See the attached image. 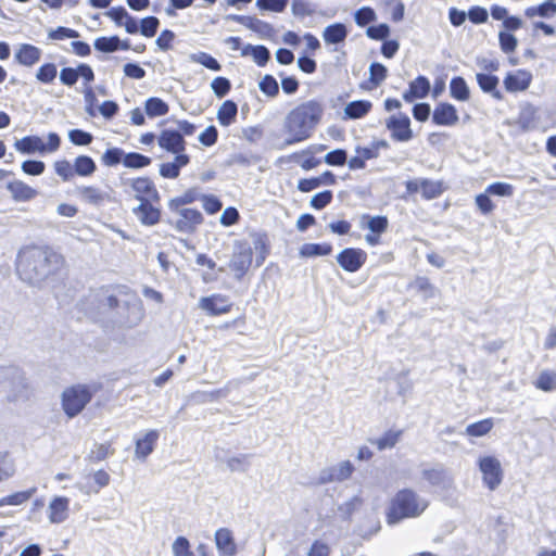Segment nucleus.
<instances>
[{
    "instance_id": "nucleus-1",
    "label": "nucleus",
    "mask_w": 556,
    "mask_h": 556,
    "mask_svg": "<svg viewBox=\"0 0 556 556\" xmlns=\"http://www.w3.org/2000/svg\"><path fill=\"white\" fill-rule=\"evenodd\" d=\"M65 264L64 256L49 245H26L17 255L16 271L29 282H39L56 275Z\"/></svg>"
},
{
    "instance_id": "nucleus-2",
    "label": "nucleus",
    "mask_w": 556,
    "mask_h": 556,
    "mask_svg": "<svg viewBox=\"0 0 556 556\" xmlns=\"http://www.w3.org/2000/svg\"><path fill=\"white\" fill-rule=\"evenodd\" d=\"M324 115V105L316 99L307 100L294 106L286 116L285 131L289 135L288 144L308 139Z\"/></svg>"
},
{
    "instance_id": "nucleus-3",
    "label": "nucleus",
    "mask_w": 556,
    "mask_h": 556,
    "mask_svg": "<svg viewBox=\"0 0 556 556\" xmlns=\"http://www.w3.org/2000/svg\"><path fill=\"white\" fill-rule=\"evenodd\" d=\"M428 507V500L414 489H400L389 500L384 511L386 522L394 526L406 519L419 518Z\"/></svg>"
},
{
    "instance_id": "nucleus-4",
    "label": "nucleus",
    "mask_w": 556,
    "mask_h": 556,
    "mask_svg": "<svg viewBox=\"0 0 556 556\" xmlns=\"http://www.w3.org/2000/svg\"><path fill=\"white\" fill-rule=\"evenodd\" d=\"M94 391L88 384L77 383L64 389L61 404L64 414L68 418L79 415L91 402Z\"/></svg>"
},
{
    "instance_id": "nucleus-5",
    "label": "nucleus",
    "mask_w": 556,
    "mask_h": 556,
    "mask_svg": "<svg viewBox=\"0 0 556 556\" xmlns=\"http://www.w3.org/2000/svg\"><path fill=\"white\" fill-rule=\"evenodd\" d=\"M124 192L131 195L140 202L153 200L161 202V194L154 182L149 176H136L122 180Z\"/></svg>"
},
{
    "instance_id": "nucleus-6",
    "label": "nucleus",
    "mask_w": 556,
    "mask_h": 556,
    "mask_svg": "<svg viewBox=\"0 0 556 556\" xmlns=\"http://www.w3.org/2000/svg\"><path fill=\"white\" fill-rule=\"evenodd\" d=\"M61 138L56 132L48 135V142L43 143L41 138L37 136H26L14 143L15 149L23 154H31L35 152L51 153L59 150Z\"/></svg>"
},
{
    "instance_id": "nucleus-7",
    "label": "nucleus",
    "mask_w": 556,
    "mask_h": 556,
    "mask_svg": "<svg viewBox=\"0 0 556 556\" xmlns=\"http://www.w3.org/2000/svg\"><path fill=\"white\" fill-rule=\"evenodd\" d=\"M478 467L482 473L484 485L490 491L496 490L504 478L501 462L495 456L486 455L479 458Z\"/></svg>"
},
{
    "instance_id": "nucleus-8",
    "label": "nucleus",
    "mask_w": 556,
    "mask_h": 556,
    "mask_svg": "<svg viewBox=\"0 0 556 556\" xmlns=\"http://www.w3.org/2000/svg\"><path fill=\"white\" fill-rule=\"evenodd\" d=\"M405 189L408 194L420 192L422 199L433 200L439 198L446 190V186L442 180L422 178L407 180L405 182Z\"/></svg>"
},
{
    "instance_id": "nucleus-9",
    "label": "nucleus",
    "mask_w": 556,
    "mask_h": 556,
    "mask_svg": "<svg viewBox=\"0 0 556 556\" xmlns=\"http://www.w3.org/2000/svg\"><path fill=\"white\" fill-rule=\"evenodd\" d=\"M388 148L389 144L386 140L372 141L368 147L357 146L355 148V155L348 162L349 168L352 170L364 169L367 161L377 159L380 154V150Z\"/></svg>"
},
{
    "instance_id": "nucleus-10",
    "label": "nucleus",
    "mask_w": 556,
    "mask_h": 556,
    "mask_svg": "<svg viewBox=\"0 0 556 556\" xmlns=\"http://www.w3.org/2000/svg\"><path fill=\"white\" fill-rule=\"evenodd\" d=\"M361 225L363 228H367L369 232L366 235V242L376 247L381 242V235L384 233L389 227V220L387 216L377 215L371 216L369 214L362 215Z\"/></svg>"
},
{
    "instance_id": "nucleus-11",
    "label": "nucleus",
    "mask_w": 556,
    "mask_h": 556,
    "mask_svg": "<svg viewBox=\"0 0 556 556\" xmlns=\"http://www.w3.org/2000/svg\"><path fill=\"white\" fill-rule=\"evenodd\" d=\"M367 253L361 248H345L337 255L340 267L348 273L359 270L367 262Z\"/></svg>"
},
{
    "instance_id": "nucleus-12",
    "label": "nucleus",
    "mask_w": 556,
    "mask_h": 556,
    "mask_svg": "<svg viewBox=\"0 0 556 556\" xmlns=\"http://www.w3.org/2000/svg\"><path fill=\"white\" fill-rule=\"evenodd\" d=\"M232 302L225 294L215 293L203 296L199 301V307L208 316L226 315L232 309Z\"/></svg>"
},
{
    "instance_id": "nucleus-13",
    "label": "nucleus",
    "mask_w": 556,
    "mask_h": 556,
    "mask_svg": "<svg viewBox=\"0 0 556 556\" xmlns=\"http://www.w3.org/2000/svg\"><path fill=\"white\" fill-rule=\"evenodd\" d=\"M132 213L141 225L147 227L155 226L162 219L161 202H154L153 200L140 202L132 208Z\"/></svg>"
},
{
    "instance_id": "nucleus-14",
    "label": "nucleus",
    "mask_w": 556,
    "mask_h": 556,
    "mask_svg": "<svg viewBox=\"0 0 556 556\" xmlns=\"http://www.w3.org/2000/svg\"><path fill=\"white\" fill-rule=\"evenodd\" d=\"M157 143L166 152L175 155H187L185 153L187 142L178 130L163 129L157 137Z\"/></svg>"
},
{
    "instance_id": "nucleus-15",
    "label": "nucleus",
    "mask_w": 556,
    "mask_h": 556,
    "mask_svg": "<svg viewBox=\"0 0 556 556\" xmlns=\"http://www.w3.org/2000/svg\"><path fill=\"white\" fill-rule=\"evenodd\" d=\"M386 126L395 141L406 142L414 137L410 119L405 114L392 115L387 119Z\"/></svg>"
},
{
    "instance_id": "nucleus-16",
    "label": "nucleus",
    "mask_w": 556,
    "mask_h": 556,
    "mask_svg": "<svg viewBox=\"0 0 556 556\" xmlns=\"http://www.w3.org/2000/svg\"><path fill=\"white\" fill-rule=\"evenodd\" d=\"M252 262L253 251L251 247L240 244L229 263V268L235 274L236 278L241 279L249 271Z\"/></svg>"
},
{
    "instance_id": "nucleus-17",
    "label": "nucleus",
    "mask_w": 556,
    "mask_h": 556,
    "mask_svg": "<svg viewBox=\"0 0 556 556\" xmlns=\"http://www.w3.org/2000/svg\"><path fill=\"white\" fill-rule=\"evenodd\" d=\"M83 77L86 84H91L94 80V73L90 65L86 63L79 64L76 68L63 67L60 72V80L63 85L72 87L78 78Z\"/></svg>"
},
{
    "instance_id": "nucleus-18",
    "label": "nucleus",
    "mask_w": 556,
    "mask_h": 556,
    "mask_svg": "<svg viewBox=\"0 0 556 556\" xmlns=\"http://www.w3.org/2000/svg\"><path fill=\"white\" fill-rule=\"evenodd\" d=\"M459 117L456 108L448 102H440L432 112V122L438 126H454Z\"/></svg>"
},
{
    "instance_id": "nucleus-19",
    "label": "nucleus",
    "mask_w": 556,
    "mask_h": 556,
    "mask_svg": "<svg viewBox=\"0 0 556 556\" xmlns=\"http://www.w3.org/2000/svg\"><path fill=\"white\" fill-rule=\"evenodd\" d=\"M203 223V215L197 208H181L176 222V229L181 232H193Z\"/></svg>"
},
{
    "instance_id": "nucleus-20",
    "label": "nucleus",
    "mask_w": 556,
    "mask_h": 556,
    "mask_svg": "<svg viewBox=\"0 0 556 556\" xmlns=\"http://www.w3.org/2000/svg\"><path fill=\"white\" fill-rule=\"evenodd\" d=\"M532 81V74L527 70H517L508 73L504 78V87L508 92H520L529 88Z\"/></svg>"
},
{
    "instance_id": "nucleus-21",
    "label": "nucleus",
    "mask_w": 556,
    "mask_h": 556,
    "mask_svg": "<svg viewBox=\"0 0 556 556\" xmlns=\"http://www.w3.org/2000/svg\"><path fill=\"white\" fill-rule=\"evenodd\" d=\"M15 202H29L38 195V191L23 180L14 179L5 186Z\"/></svg>"
},
{
    "instance_id": "nucleus-22",
    "label": "nucleus",
    "mask_w": 556,
    "mask_h": 556,
    "mask_svg": "<svg viewBox=\"0 0 556 556\" xmlns=\"http://www.w3.org/2000/svg\"><path fill=\"white\" fill-rule=\"evenodd\" d=\"M431 90L430 81L426 76L419 75L408 85V89L403 93V99L406 102H412L416 99L426 98Z\"/></svg>"
},
{
    "instance_id": "nucleus-23",
    "label": "nucleus",
    "mask_w": 556,
    "mask_h": 556,
    "mask_svg": "<svg viewBox=\"0 0 556 556\" xmlns=\"http://www.w3.org/2000/svg\"><path fill=\"white\" fill-rule=\"evenodd\" d=\"M159 437L157 430H149L142 438H138L135 441L136 457L144 460L154 451Z\"/></svg>"
},
{
    "instance_id": "nucleus-24",
    "label": "nucleus",
    "mask_w": 556,
    "mask_h": 556,
    "mask_svg": "<svg viewBox=\"0 0 556 556\" xmlns=\"http://www.w3.org/2000/svg\"><path fill=\"white\" fill-rule=\"evenodd\" d=\"M106 15L117 25L124 26L128 34H136L138 31L137 21L128 14L124 7L111 8Z\"/></svg>"
},
{
    "instance_id": "nucleus-25",
    "label": "nucleus",
    "mask_w": 556,
    "mask_h": 556,
    "mask_svg": "<svg viewBox=\"0 0 556 556\" xmlns=\"http://www.w3.org/2000/svg\"><path fill=\"white\" fill-rule=\"evenodd\" d=\"M190 163L189 155H175L172 162H165L160 165V176L165 179H176L180 175L182 167Z\"/></svg>"
},
{
    "instance_id": "nucleus-26",
    "label": "nucleus",
    "mask_w": 556,
    "mask_h": 556,
    "mask_svg": "<svg viewBox=\"0 0 556 556\" xmlns=\"http://www.w3.org/2000/svg\"><path fill=\"white\" fill-rule=\"evenodd\" d=\"M41 58V50L30 43H22L15 52V60L24 66L30 67L38 63Z\"/></svg>"
},
{
    "instance_id": "nucleus-27",
    "label": "nucleus",
    "mask_w": 556,
    "mask_h": 556,
    "mask_svg": "<svg viewBox=\"0 0 556 556\" xmlns=\"http://www.w3.org/2000/svg\"><path fill=\"white\" fill-rule=\"evenodd\" d=\"M70 500L65 496L54 497L49 505V519L53 523H61L68 517Z\"/></svg>"
},
{
    "instance_id": "nucleus-28",
    "label": "nucleus",
    "mask_w": 556,
    "mask_h": 556,
    "mask_svg": "<svg viewBox=\"0 0 556 556\" xmlns=\"http://www.w3.org/2000/svg\"><path fill=\"white\" fill-rule=\"evenodd\" d=\"M216 546L225 556H233L237 546L232 536V532L227 528H220L215 533Z\"/></svg>"
},
{
    "instance_id": "nucleus-29",
    "label": "nucleus",
    "mask_w": 556,
    "mask_h": 556,
    "mask_svg": "<svg viewBox=\"0 0 556 556\" xmlns=\"http://www.w3.org/2000/svg\"><path fill=\"white\" fill-rule=\"evenodd\" d=\"M387 76V67L381 63L375 62L369 67V78L362 83L361 88L364 90H374L382 84Z\"/></svg>"
},
{
    "instance_id": "nucleus-30",
    "label": "nucleus",
    "mask_w": 556,
    "mask_h": 556,
    "mask_svg": "<svg viewBox=\"0 0 556 556\" xmlns=\"http://www.w3.org/2000/svg\"><path fill=\"white\" fill-rule=\"evenodd\" d=\"M348 37V28L343 23H334L327 26L323 31L324 41L327 45L343 42Z\"/></svg>"
},
{
    "instance_id": "nucleus-31",
    "label": "nucleus",
    "mask_w": 556,
    "mask_h": 556,
    "mask_svg": "<svg viewBox=\"0 0 556 556\" xmlns=\"http://www.w3.org/2000/svg\"><path fill=\"white\" fill-rule=\"evenodd\" d=\"M372 109V103L368 100H356L346 104L344 117L349 119H358L366 116Z\"/></svg>"
},
{
    "instance_id": "nucleus-32",
    "label": "nucleus",
    "mask_w": 556,
    "mask_h": 556,
    "mask_svg": "<svg viewBox=\"0 0 556 556\" xmlns=\"http://www.w3.org/2000/svg\"><path fill=\"white\" fill-rule=\"evenodd\" d=\"M238 114V105L232 100H226L217 111V119L222 126H229L235 123Z\"/></svg>"
},
{
    "instance_id": "nucleus-33",
    "label": "nucleus",
    "mask_w": 556,
    "mask_h": 556,
    "mask_svg": "<svg viewBox=\"0 0 556 556\" xmlns=\"http://www.w3.org/2000/svg\"><path fill=\"white\" fill-rule=\"evenodd\" d=\"M94 49L104 52V53H111L118 49L127 50L128 43L127 42H121L119 38L117 36H111V37H99L93 42Z\"/></svg>"
},
{
    "instance_id": "nucleus-34",
    "label": "nucleus",
    "mask_w": 556,
    "mask_h": 556,
    "mask_svg": "<svg viewBox=\"0 0 556 556\" xmlns=\"http://www.w3.org/2000/svg\"><path fill=\"white\" fill-rule=\"evenodd\" d=\"M77 193L84 202L92 205H100L106 199V194L100 188L94 186L79 187L77 189Z\"/></svg>"
},
{
    "instance_id": "nucleus-35",
    "label": "nucleus",
    "mask_w": 556,
    "mask_h": 556,
    "mask_svg": "<svg viewBox=\"0 0 556 556\" xmlns=\"http://www.w3.org/2000/svg\"><path fill=\"white\" fill-rule=\"evenodd\" d=\"M450 93L456 101L466 102L470 99L469 87L462 76H456L451 79Z\"/></svg>"
},
{
    "instance_id": "nucleus-36",
    "label": "nucleus",
    "mask_w": 556,
    "mask_h": 556,
    "mask_svg": "<svg viewBox=\"0 0 556 556\" xmlns=\"http://www.w3.org/2000/svg\"><path fill=\"white\" fill-rule=\"evenodd\" d=\"M533 386L543 392L556 391V371L551 369L542 370L533 381Z\"/></svg>"
},
{
    "instance_id": "nucleus-37",
    "label": "nucleus",
    "mask_w": 556,
    "mask_h": 556,
    "mask_svg": "<svg viewBox=\"0 0 556 556\" xmlns=\"http://www.w3.org/2000/svg\"><path fill=\"white\" fill-rule=\"evenodd\" d=\"M74 170L75 175L81 176V177H89L93 175L97 170L96 162L92 157L88 155H78L74 160Z\"/></svg>"
},
{
    "instance_id": "nucleus-38",
    "label": "nucleus",
    "mask_w": 556,
    "mask_h": 556,
    "mask_svg": "<svg viewBox=\"0 0 556 556\" xmlns=\"http://www.w3.org/2000/svg\"><path fill=\"white\" fill-rule=\"evenodd\" d=\"M556 14V3L554 2H543L539 5L528 7L525 10V15L529 18H533L535 16L541 17H553Z\"/></svg>"
},
{
    "instance_id": "nucleus-39",
    "label": "nucleus",
    "mask_w": 556,
    "mask_h": 556,
    "mask_svg": "<svg viewBox=\"0 0 556 556\" xmlns=\"http://www.w3.org/2000/svg\"><path fill=\"white\" fill-rule=\"evenodd\" d=\"M144 110L148 116L150 117H156V116H164L168 113L169 106L168 104L157 97H151L147 99L144 103Z\"/></svg>"
},
{
    "instance_id": "nucleus-40",
    "label": "nucleus",
    "mask_w": 556,
    "mask_h": 556,
    "mask_svg": "<svg viewBox=\"0 0 556 556\" xmlns=\"http://www.w3.org/2000/svg\"><path fill=\"white\" fill-rule=\"evenodd\" d=\"M403 430H388L380 438L372 441L379 451L392 448L402 438Z\"/></svg>"
},
{
    "instance_id": "nucleus-41",
    "label": "nucleus",
    "mask_w": 556,
    "mask_h": 556,
    "mask_svg": "<svg viewBox=\"0 0 556 556\" xmlns=\"http://www.w3.org/2000/svg\"><path fill=\"white\" fill-rule=\"evenodd\" d=\"M152 159L139 152H128L125 154L124 166L130 169H141L150 166Z\"/></svg>"
},
{
    "instance_id": "nucleus-42",
    "label": "nucleus",
    "mask_w": 556,
    "mask_h": 556,
    "mask_svg": "<svg viewBox=\"0 0 556 556\" xmlns=\"http://www.w3.org/2000/svg\"><path fill=\"white\" fill-rule=\"evenodd\" d=\"M476 79L482 91L491 92L497 99L502 98L500 92L496 90L498 86V78L496 76L491 74L478 73L476 75Z\"/></svg>"
},
{
    "instance_id": "nucleus-43",
    "label": "nucleus",
    "mask_w": 556,
    "mask_h": 556,
    "mask_svg": "<svg viewBox=\"0 0 556 556\" xmlns=\"http://www.w3.org/2000/svg\"><path fill=\"white\" fill-rule=\"evenodd\" d=\"M494 426L492 418H485L466 427V434L472 438H479L488 434Z\"/></svg>"
},
{
    "instance_id": "nucleus-44",
    "label": "nucleus",
    "mask_w": 556,
    "mask_h": 556,
    "mask_svg": "<svg viewBox=\"0 0 556 556\" xmlns=\"http://www.w3.org/2000/svg\"><path fill=\"white\" fill-rule=\"evenodd\" d=\"M332 252L330 243H306L301 249V255L305 257L326 256Z\"/></svg>"
},
{
    "instance_id": "nucleus-45",
    "label": "nucleus",
    "mask_w": 556,
    "mask_h": 556,
    "mask_svg": "<svg viewBox=\"0 0 556 556\" xmlns=\"http://www.w3.org/2000/svg\"><path fill=\"white\" fill-rule=\"evenodd\" d=\"M200 199L199 192L194 188L186 190L182 194L172 199L169 201V207L172 210H178L179 207L191 204Z\"/></svg>"
},
{
    "instance_id": "nucleus-46",
    "label": "nucleus",
    "mask_w": 556,
    "mask_h": 556,
    "mask_svg": "<svg viewBox=\"0 0 556 556\" xmlns=\"http://www.w3.org/2000/svg\"><path fill=\"white\" fill-rule=\"evenodd\" d=\"M36 489L20 491L0 500V507L5 505L17 506L26 503L35 493Z\"/></svg>"
},
{
    "instance_id": "nucleus-47",
    "label": "nucleus",
    "mask_w": 556,
    "mask_h": 556,
    "mask_svg": "<svg viewBox=\"0 0 556 556\" xmlns=\"http://www.w3.org/2000/svg\"><path fill=\"white\" fill-rule=\"evenodd\" d=\"M125 152L121 148H110L102 154L103 165L112 167L125 162Z\"/></svg>"
},
{
    "instance_id": "nucleus-48",
    "label": "nucleus",
    "mask_w": 556,
    "mask_h": 556,
    "mask_svg": "<svg viewBox=\"0 0 556 556\" xmlns=\"http://www.w3.org/2000/svg\"><path fill=\"white\" fill-rule=\"evenodd\" d=\"M58 75V67L54 63H43L39 66L36 78L42 84H51Z\"/></svg>"
},
{
    "instance_id": "nucleus-49",
    "label": "nucleus",
    "mask_w": 556,
    "mask_h": 556,
    "mask_svg": "<svg viewBox=\"0 0 556 556\" xmlns=\"http://www.w3.org/2000/svg\"><path fill=\"white\" fill-rule=\"evenodd\" d=\"M113 453L114 448L110 442L99 443L93 446L88 457L92 463H99Z\"/></svg>"
},
{
    "instance_id": "nucleus-50",
    "label": "nucleus",
    "mask_w": 556,
    "mask_h": 556,
    "mask_svg": "<svg viewBox=\"0 0 556 556\" xmlns=\"http://www.w3.org/2000/svg\"><path fill=\"white\" fill-rule=\"evenodd\" d=\"M55 174L63 180L68 181L74 178V165L67 160H58L53 164Z\"/></svg>"
},
{
    "instance_id": "nucleus-51",
    "label": "nucleus",
    "mask_w": 556,
    "mask_h": 556,
    "mask_svg": "<svg viewBox=\"0 0 556 556\" xmlns=\"http://www.w3.org/2000/svg\"><path fill=\"white\" fill-rule=\"evenodd\" d=\"M260 90L267 97L274 98L279 93V85L273 75H265L260 84Z\"/></svg>"
},
{
    "instance_id": "nucleus-52",
    "label": "nucleus",
    "mask_w": 556,
    "mask_h": 556,
    "mask_svg": "<svg viewBox=\"0 0 556 556\" xmlns=\"http://www.w3.org/2000/svg\"><path fill=\"white\" fill-rule=\"evenodd\" d=\"M191 60L214 72L220 71L222 68L219 62L206 52H199L197 54H192Z\"/></svg>"
},
{
    "instance_id": "nucleus-53",
    "label": "nucleus",
    "mask_w": 556,
    "mask_h": 556,
    "mask_svg": "<svg viewBox=\"0 0 556 556\" xmlns=\"http://www.w3.org/2000/svg\"><path fill=\"white\" fill-rule=\"evenodd\" d=\"M354 472V466L350 460L341 462L330 475V478L336 481H343L349 479Z\"/></svg>"
},
{
    "instance_id": "nucleus-54",
    "label": "nucleus",
    "mask_w": 556,
    "mask_h": 556,
    "mask_svg": "<svg viewBox=\"0 0 556 556\" xmlns=\"http://www.w3.org/2000/svg\"><path fill=\"white\" fill-rule=\"evenodd\" d=\"M410 287L427 298L434 295L435 289L427 277H416Z\"/></svg>"
},
{
    "instance_id": "nucleus-55",
    "label": "nucleus",
    "mask_w": 556,
    "mask_h": 556,
    "mask_svg": "<svg viewBox=\"0 0 556 556\" xmlns=\"http://www.w3.org/2000/svg\"><path fill=\"white\" fill-rule=\"evenodd\" d=\"M160 25V21L155 16H147L141 20L140 23V33L142 36L147 38H151L155 36L157 28Z\"/></svg>"
},
{
    "instance_id": "nucleus-56",
    "label": "nucleus",
    "mask_w": 556,
    "mask_h": 556,
    "mask_svg": "<svg viewBox=\"0 0 556 556\" xmlns=\"http://www.w3.org/2000/svg\"><path fill=\"white\" fill-rule=\"evenodd\" d=\"M485 191L490 195L511 197L514 194V187L510 184L497 181L489 185Z\"/></svg>"
},
{
    "instance_id": "nucleus-57",
    "label": "nucleus",
    "mask_w": 556,
    "mask_h": 556,
    "mask_svg": "<svg viewBox=\"0 0 556 556\" xmlns=\"http://www.w3.org/2000/svg\"><path fill=\"white\" fill-rule=\"evenodd\" d=\"M211 87L217 98H224L231 90V83L228 78L218 76L212 80Z\"/></svg>"
},
{
    "instance_id": "nucleus-58",
    "label": "nucleus",
    "mask_w": 556,
    "mask_h": 556,
    "mask_svg": "<svg viewBox=\"0 0 556 556\" xmlns=\"http://www.w3.org/2000/svg\"><path fill=\"white\" fill-rule=\"evenodd\" d=\"M498 41H500V47H501L502 51L505 53L515 52V50L518 46L517 38L508 31H501L498 34Z\"/></svg>"
},
{
    "instance_id": "nucleus-59",
    "label": "nucleus",
    "mask_w": 556,
    "mask_h": 556,
    "mask_svg": "<svg viewBox=\"0 0 556 556\" xmlns=\"http://www.w3.org/2000/svg\"><path fill=\"white\" fill-rule=\"evenodd\" d=\"M355 22L358 26L364 27L376 20V13L370 7H363L355 12Z\"/></svg>"
},
{
    "instance_id": "nucleus-60",
    "label": "nucleus",
    "mask_w": 556,
    "mask_h": 556,
    "mask_svg": "<svg viewBox=\"0 0 556 556\" xmlns=\"http://www.w3.org/2000/svg\"><path fill=\"white\" fill-rule=\"evenodd\" d=\"M333 193L331 190H325L315 194L311 199V206L315 210H323L332 202Z\"/></svg>"
},
{
    "instance_id": "nucleus-61",
    "label": "nucleus",
    "mask_w": 556,
    "mask_h": 556,
    "mask_svg": "<svg viewBox=\"0 0 556 556\" xmlns=\"http://www.w3.org/2000/svg\"><path fill=\"white\" fill-rule=\"evenodd\" d=\"M475 202L478 210L483 215L491 214L495 208V204L493 203V201L490 198V194L486 193V191L484 193H479L478 195H476Z\"/></svg>"
},
{
    "instance_id": "nucleus-62",
    "label": "nucleus",
    "mask_w": 556,
    "mask_h": 556,
    "mask_svg": "<svg viewBox=\"0 0 556 556\" xmlns=\"http://www.w3.org/2000/svg\"><path fill=\"white\" fill-rule=\"evenodd\" d=\"M22 170L29 176H39L43 174L46 164L42 161L27 160L22 163Z\"/></svg>"
},
{
    "instance_id": "nucleus-63",
    "label": "nucleus",
    "mask_w": 556,
    "mask_h": 556,
    "mask_svg": "<svg viewBox=\"0 0 556 556\" xmlns=\"http://www.w3.org/2000/svg\"><path fill=\"white\" fill-rule=\"evenodd\" d=\"M346 161L348 154L343 149H336L325 155V162L330 166H343Z\"/></svg>"
},
{
    "instance_id": "nucleus-64",
    "label": "nucleus",
    "mask_w": 556,
    "mask_h": 556,
    "mask_svg": "<svg viewBox=\"0 0 556 556\" xmlns=\"http://www.w3.org/2000/svg\"><path fill=\"white\" fill-rule=\"evenodd\" d=\"M173 552L175 556H194L190 551L189 541L184 536H179L175 540Z\"/></svg>"
}]
</instances>
